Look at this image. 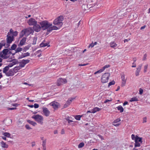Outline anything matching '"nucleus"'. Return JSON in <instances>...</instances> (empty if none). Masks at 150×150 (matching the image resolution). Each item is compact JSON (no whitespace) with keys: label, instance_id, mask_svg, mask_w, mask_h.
Here are the masks:
<instances>
[{"label":"nucleus","instance_id":"f257e3e1","mask_svg":"<svg viewBox=\"0 0 150 150\" xmlns=\"http://www.w3.org/2000/svg\"><path fill=\"white\" fill-rule=\"evenodd\" d=\"M40 26L38 25V32L42 29L44 30L46 29H47L49 27L52 26V24L50 23L47 21H43L40 23Z\"/></svg>","mask_w":150,"mask_h":150},{"label":"nucleus","instance_id":"f03ea898","mask_svg":"<svg viewBox=\"0 0 150 150\" xmlns=\"http://www.w3.org/2000/svg\"><path fill=\"white\" fill-rule=\"evenodd\" d=\"M131 138L132 140H134L135 142L134 147H140L141 144L142 142V138L139 137L137 135L135 136L132 134L131 135Z\"/></svg>","mask_w":150,"mask_h":150},{"label":"nucleus","instance_id":"7ed1b4c3","mask_svg":"<svg viewBox=\"0 0 150 150\" xmlns=\"http://www.w3.org/2000/svg\"><path fill=\"white\" fill-rule=\"evenodd\" d=\"M63 20V16H60L54 20L53 24L54 25H57L60 28L63 25L62 21Z\"/></svg>","mask_w":150,"mask_h":150},{"label":"nucleus","instance_id":"20e7f679","mask_svg":"<svg viewBox=\"0 0 150 150\" xmlns=\"http://www.w3.org/2000/svg\"><path fill=\"white\" fill-rule=\"evenodd\" d=\"M29 25H33V30L36 32H38V24L37 21L33 18H30L27 22Z\"/></svg>","mask_w":150,"mask_h":150},{"label":"nucleus","instance_id":"39448f33","mask_svg":"<svg viewBox=\"0 0 150 150\" xmlns=\"http://www.w3.org/2000/svg\"><path fill=\"white\" fill-rule=\"evenodd\" d=\"M110 76V74L108 73H106L103 74L101 78V81L103 83H105L108 82Z\"/></svg>","mask_w":150,"mask_h":150},{"label":"nucleus","instance_id":"423d86ee","mask_svg":"<svg viewBox=\"0 0 150 150\" xmlns=\"http://www.w3.org/2000/svg\"><path fill=\"white\" fill-rule=\"evenodd\" d=\"M67 80L66 79L60 78L57 80V85L58 86H60L63 84L67 83Z\"/></svg>","mask_w":150,"mask_h":150},{"label":"nucleus","instance_id":"0eeeda50","mask_svg":"<svg viewBox=\"0 0 150 150\" xmlns=\"http://www.w3.org/2000/svg\"><path fill=\"white\" fill-rule=\"evenodd\" d=\"M26 35H29L33 32V30L31 27H29L27 28L24 29Z\"/></svg>","mask_w":150,"mask_h":150},{"label":"nucleus","instance_id":"6e6552de","mask_svg":"<svg viewBox=\"0 0 150 150\" xmlns=\"http://www.w3.org/2000/svg\"><path fill=\"white\" fill-rule=\"evenodd\" d=\"M60 28L58 27L55 26H52L49 27V28L47 29L48 32H50L53 30H57L59 29Z\"/></svg>","mask_w":150,"mask_h":150},{"label":"nucleus","instance_id":"1a4fd4ad","mask_svg":"<svg viewBox=\"0 0 150 150\" xmlns=\"http://www.w3.org/2000/svg\"><path fill=\"white\" fill-rule=\"evenodd\" d=\"M121 121L120 118H118L114 120L112 122L113 125L115 126H118L120 125V122Z\"/></svg>","mask_w":150,"mask_h":150},{"label":"nucleus","instance_id":"9d476101","mask_svg":"<svg viewBox=\"0 0 150 150\" xmlns=\"http://www.w3.org/2000/svg\"><path fill=\"white\" fill-rule=\"evenodd\" d=\"M121 79L122 80L121 85L123 86L125 85L127 81V79L125 78V75L124 74L121 75Z\"/></svg>","mask_w":150,"mask_h":150},{"label":"nucleus","instance_id":"9b49d317","mask_svg":"<svg viewBox=\"0 0 150 150\" xmlns=\"http://www.w3.org/2000/svg\"><path fill=\"white\" fill-rule=\"evenodd\" d=\"M42 110L43 113L45 115L46 117L49 116L50 112L47 108H42Z\"/></svg>","mask_w":150,"mask_h":150},{"label":"nucleus","instance_id":"f8f14e48","mask_svg":"<svg viewBox=\"0 0 150 150\" xmlns=\"http://www.w3.org/2000/svg\"><path fill=\"white\" fill-rule=\"evenodd\" d=\"M50 105L52 106L53 108L54 109H57L58 108L59 106L58 103L54 101L51 103Z\"/></svg>","mask_w":150,"mask_h":150},{"label":"nucleus","instance_id":"ddd939ff","mask_svg":"<svg viewBox=\"0 0 150 150\" xmlns=\"http://www.w3.org/2000/svg\"><path fill=\"white\" fill-rule=\"evenodd\" d=\"M13 36L7 37V43L8 44H10L13 41Z\"/></svg>","mask_w":150,"mask_h":150},{"label":"nucleus","instance_id":"4468645a","mask_svg":"<svg viewBox=\"0 0 150 150\" xmlns=\"http://www.w3.org/2000/svg\"><path fill=\"white\" fill-rule=\"evenodd\" d=\"M26 38H23L21 40L19 44L18 45V46H22L23 45L25 42Z\"/></svg>","mask_w":150,"mask_h":150},{"label":"nucleus","instance_id":"2eb2a0df","mask_svg":"<svg viewBox=\"0 0 150 150\" xmlns=\"http://www.w3.org/2000/svg\"><path fill=\"white\" fill-rule=\"evenodd\" d=\"M41 138L42 140V147L43 150H46L45 144H46V139H44L43 137H41Z\"/></svg>","mask_w":150,"mask_h":150},{"label":"nucleus","instance_id":"dca6fc26","mask_svg":"<svg viewBox=\"0 0 150 150\" xmlns=\"http://www.w3.org/2000/svg\"><path fill=\"white\" fill-rule=\"evenodd\" d=\"M43 118L42 116L38 115V123L42 124L43 123Z\"/></svg>","mask_w":150,"mask_h":150},{"label":"nucleus","instance_id":"f3484780","mask_svg":"<svg viewBox=\"0 0 150 150\" xmlns=\"http://www.w3.org/2000/svg\"><path fill=\"white\" fill-rule=\"evenodd\" d=\"M4 122H5V124L7 126L10 125L12 123V120L11 119H6L4 120Z\"/></svg>","mask_w":150,"mask_h":150},{"label":"nucleus","instance_id":"a211bd4d","mask_svg":"<svg viewBox=\"0 0 150 150\" xmlns=\"http://www.w3.org/2000/svg\"><path fill=\"white\" fill-rule=\"evenodd\" d=\"M14 74V72L13 70L11 69L6 74V75L8 76H12Z\"/></svg>","mask_w":150,"mask_h":150},{"label":"nucleus","instance_id":"6ab92c4d","mask_svg":"<svg viewBox=\"0 0 150 150\" xmlns=\"http://www.w3.org/2000/svg\"><path fill=\"white\" fill-rule=\"evenodd\" d=\"M101 109L98 107H95L91 110V113H94L100 110Z\"/></svg>","mask_w":150,"mask_h":150},{"label":"nucleus","instance_id":"aec40b11","mask_svg":"<svg viewBox=\"0 0 150 150\" xmlns=\"http://www.w3.org/2000/svg\"><path fill=\"white\" fill-rule=\"evenodd\" d=\"M110 46L111 47L115 49L117 46V44L114 42H112L110 43Z\"/></svg>","mask_w":150,"mask_h":150},{"label":"nucleus","instance_id":"412c9836","mask_svg":"<svg viewBox=\"0 0 150 150\" xmlns=\"http://www.w3.org/2000/svg\"><path fill=\"white\" fill-rule=\"evenodd\" d=\"M141 67L140 66L137 68V70L135 71V74L136 76H137L139 75V73L141 69Z\"/></svg>","mask_w":150,"mask_h":150},{"label":"nucleus","instance_id":"4be33fe9","mask_svg":"<svg viewBox=\"0 0 150 150\" xmlns=\"http://www.w3.org/2000/svg\"><path fill=\"white\" fill-rule=\"evenodd\" d=\"M9 52V50L8 49H5L2 51L3 54L4 55L6 56Z\"/></svg>","mask_w":150,"mask_h":150},{"label":"nucleus","instance_id":"5701e85b","mask_svg":"<svg viewBox=\"0 0 150 150\" xmlns=\"http://www.w3.org/2000/svg\"><path fill=\"white\" fill-rule=\"evenodd\" d=\"M118 110L120 111V112L122 113L124 111V109L121 105H119L117 107Z\"/></svg>","mask_w":150,"mask_h":150},{"label":"nucleus","instance_id":"b1692460","mask_svg":"<svg viewBox=\"0 0 150 150\" xmlns=\"http://www.w3.org/2000/svg\"><path fill=\"white\" fill-rule=\"evenodd\" d=\"M27 122L28 123H30V124L33 125V126H34L37 125V123L36 122H35L33 121H31L30 120H27Z\"/></svg>","mask_w":150,"mask_h":150},{"label":"nucleus","instance_id":"393cba45","mask_svg":"<svg viewBox=\"0 0 150 150\" xmlns=\"http://www.w3.org/2000/svg\"><path fill=\"white\" fill-rule=\"evenodd\" d=\"M47 46L48 47L50 46V45H48V44L47 43H44L43 42H42L40 45V47H44Z\"/></svg>","mask_w":150,"mask_h":150},{"label":"nucleus","instance_id":"a878e982","mask_svg":"<svg viewBox=\"0 0 150 150\" xmlns=\"http://www.w3.org/2000/svg\"><path fill=\"white\" fill-rule=\"evenodd\" d=\"M1 144L2 147L7 148L8 147V146L3 141L1 142Z\"/></svg>","mask_w":150,"mask_h":150},{"label":"nucleus","instance_id":"bb28decb","mask_svg":"<svg viewBox=\"0 0 150 150\" xmlns=\"http://www.w3.org/2000/svg\"><path fill=\"white\" fill-rule=\"evenodd\" d=\"M83 115H76L74 117H75V118L76 120H80L81 119V117H82Z\"/></svg>","mask_w":150,"mask_h":150},{"label":"nucleus","instance_id":"cd10ccee","mask_svg":"<svg viewBox=\"0 0 150 150\" xmlns=\"http://www.w3.org/2000/svg\"><path fill=\"white\" fill-rule=\"evenodd\" d=\"M74 99V98H69V99L67 101L66 103L69 105L71 103L72 101Z\"/></svg>","mask_w":150,"mask_h":150},{"label":"nucleus","instance_id":"c85d7f7f","mask_svg":"<svg viewBox=\"0 0 150 150\" xmlns=\"http://www.w3.org/2000/svg\"><path fill=\"white\" fill-rule=\"evenodd\" d=\"M9 69V68H8V67H7V66H6L3 69V73H5L6 74L8 72L7 71Z\"/></svg>","mask_w":150,"mask_h":150},{"label":"nucleus","instance_id":"c756f323","mask_svg":"<svg viewBox=\"0 0 150 150\" xmlns=\"http://www.w3.org/2000/svg\"><path fill=\"white\" fill-rule=\"evenodd\" d=\"M25 34L26 35V33H25L24 30H23L21 31V33L20 34V37L22 38Z\"/></svg>","mask_w":150,"mask_h":150},{"label":"nucleus","instance_id":"7c9ffc66","mask_svg":"<svg viewBox=\"0 0 150 150\" xmlns=\"http://www.w3.org/2000/svg\"><path fill=\"white\" fill-rule=\"evenodd\" d=\"M2 52L0 53V57H1L4 59H7L8 57L6 55H4L3 54H2Z\"/></svg>","mask_w":150,"mask_h":150},{"label":"nucleus","instance_id":"2f4dec72","mask_svg":"<svg viewBox=\"0 0 150 150\" xmlns=\"http://www.w3.org/2000/svg\"><path fill=\"white\" fill-rule=\"evenodd\" d=\"M70 117H67L65 119L68 121V124H70L71 122H73V121L70 119Z\"/></svg>","mask_w":150,"mask_h":150},{"label":"nucleus","instance_id":"473e14b6","mask_svg":"<svg viewBox=\"0 0 150 150\" xmlns=\"http://www.w3.org/2000/svg\"><path fill=\"white\" fill-rule=\"evenodd\" d=\"M138 99L137 98L135 97H134L131 98V99L129 101L130 102H133V101H136L138 100Z\"/></svg>","mask_w":150,"mask_h":150},{"label":"nucleus","instance_id":"72a5a7b5","mask_svg":"<svg viewBox=\"0 0 150 150\" xmlns=\"http://www.w3.org/2000/svg\"><path fill=\"white\" fill-rule=\"evenodd\" d=\"M17 47V45L15 44H13L11 47L10 50H15Z\"/></svg>","mask_w":150,"mask_h":150},{"label":"nucleus","instance_id":"f704fd0d","mask_svg":"<svg viewBox=\"0 0 150 150\" xmlns=\"http://www.w3.org/2000/svg\"><path fill=\"white\" fill-rule=\"evenodd\" d=\"M29 62V60L28 59H26V60H24L23 59L22 60V61L21 62L22 63H24L25 64H26L28 63Z\"/></svg>","mask_w":150,"mask_h":150},{"label":"nucleus","instance_id":"c9c22d12","mask_svg":"<svg viewBox=\"0 0 150 150\" xmlns=\"http://www.w3.org/2000/svg\"><path fill=\"white\" fill-rule=\"evenodd\" d=\"M4 136H5L6 137H9L10 136L11 134L9 133H6L4 132V133L3 134Z\"/></svg>","mask_w":150,"mask_h":150},{"label":"nucleus","instance_id":"e433bc0d","mask_svg":"<svg viewBox=\"0 0 150 150\" xmlns=\"http://www.w3.org/2000/svg\"><path fill=\"white\" fill-rule=\"evenodd\" d=\"M22 50V48L21 47H18L16 50V53H17L21 51Z\"/></svg>","mask_w":150,"mask_h":150},{"label":"nucleus","instance_id":"4c0bfd02","mask_svg":"<svg viewBox=\"0 0 150 150\" xmlns=\"http://www.w3.org/2000/svg\"><path fill=\"white\" fill-rule=\"evenodd\" d=\"M32 118L34 119L36 121H38V115H34L32 116Z\"/></svg>","mask_w":150,"mask_h":150},{"label":"nucleus","instance_id":"58836bf2","mask_svg":"<svg viewBox=\"0 0 150 150\" xmlns=\"http://www.w3.org/2000/svg\"><path fill=\"white\" fill-rule=\"evenodd\" d=\"M84 145V143L83 142L80 143L78 145V148H81L83 147Z\"/></svg>","mask_w":150,"mask_h":150},{"label":"nucleus","instance_id":"ea45409f","mask_svg":"<svg viewBox=\"0 0 150 150\" xmlns=\"http://www.w3.org/2000/svg\"><path fill=\"white\" fill-rule=\"evenodd\" d=\"M115 82L114 81L110 82L108 84V87H109L110 86L114 85L115 84Z\"/></svg>","mask_w":150,"mask_h":150},{"label":"nucleus","instance_id":"a19ab883","mask_svg":"<svg viewBox=\"0 0 150 150\" xmlns=\"http://www.w3.org/2000/svg\"><path fill=\"white\" fill-rule=\"evenodd\" d=\"M110 67V65H106L104 66L102 69L103 71L106 68H108Z\"/></svg>","mask_w":150,"mask_h":150},{"label":"nucleus","instance_id":"79ce46f5","mask_svg":"<svg viewBox=\"0 0 150 150\" xmlns=\"http://www.w3.org/2000/svg\"><path fill=\"white\" fill-rule=\"evenodd\" d=\"M30 47V46H29L28 45L25 46L24 47L23 50L24 52H25L26 51L28 50Z\"/></svg>","mask_w":150,"mask_h":150},{"label":"nucleus","instance_id":"37998d69","mask_svg":"<svg viewBox=\"0 0 150 150\" xmlns=\"http://www.w3.org/2000/svg\"><path fill=\"white\" fill-rule=\"evenodd\" d=\"M103 71V70H102V69H100L99 70H98V71L95 72L94 73V74H96L97 73H100L102 72Z\"/></svg>","mask_w":150,"mask_h":150},{"label":"nucleus","instance_id":"c03bdc74","mask_svg":"<svg viewBox=\"0 0 150 150\" xmlns=\"http://www.w3.org/2000/svg\"><path fill=\"white\" fill-rule=\"evenodd\" d=\"M23 57H26L30 55V53L29 52H27L24 53L23 54Z\"/></svg>","mask_w":150,"mask_h":150},{"label":"nucleus","instance_id":"a18cd8bd","mask_svg":"<svg viewBox=\"0 0 150 150\" xmlns=\"http://www.w3.org/2000/svg\"><path fill=\"white\" fill-rule=\"evenodd\" d=\"M18 35V32L17 31H15L14 32L12 35V36H16Z\"/></svg>","mask_w":150,"mask_h":150},{"label":"nucleus","instance_id":"49530a36","mask_svg":"<svg viewBox=\"0 0 150 150\" xmlns=\"http://www.w3.org/2000/svg\"><path fill=\"white\" fill-rule=\"evenodd\" d=\"M148 65L146 64L144 66V72H146L147 71V69L148 68Z\"/></svg>","mask_w":150,"mask_h":150},{"label":"nucleus","instance_id":"de8ad7c7","mask_svg":"<svg viewBox=\"0 0 150 150\" xmlns=\"http://www.w3.org/2000/svg\"><path fill=\"white\" fill-rule=\"evenodd\" d=\"M20 69V67H15L14 68V71H17L19 70Z\"/></svg>","mask_w":150,"mask_h":150},{"label":"nucleus","instance_id":"09e8293b","mask_svg":"<svg viewBox=\"0 0 150 150\" xmlns=\"http://www.w3.org/2000/svg\"><path fill=\"white\" fill-rule=\"evenodd\" d=\"M147 54H144L143 57V60H145L146 59Z\"/></svg>","mask_w":150,"mask_h":150},{"label":"nucleus","instance_id":"8fccbe9b","mask_svg":"<svg viewBox=\"0 0 150 150\" xmlns=\"http://www.w3.org/2000/svg\"><path fill=\"white\" fill-rule=\"evenodd\" d=\"M13 65L16 64L18 63V62L17 60H15V61H13L12 62H11Z\"/></svg>","mask_w":150,"mask_h":150},{"label":"nucleus","instance_id":"3c124183","mask_svg":"<svg viewBox=\"0 0 150 150\" xmlns=\"http://www.w3.org/2000/svg\"><path fill=\"white\" fill-rule=\"evenodd\" d=\"M25 127L28 130H30L31 129V128L28 125H26Z\"/></svg>","mask_w":150,"mask_h":150},{"label":"nucleus","instance_id":"603ef678","mask_svg":"<svg viewBox=\"0 0 150 150\" xmlns=\"http://www.w3.org/2000/svg\"><path fill=\"white\" fill-rule=\"evenodd\" d=\"M41 54V51L40 50H38V57H40Z\"/></svg>","mask_w":150,"mask_h":150},{"label":"nucleus","instance_id":"864d4df0","mask_svg":"<svg viewBox=\"0 0 150 150\" xmlns=\"http://www.w3.org/2000/svg\"><path fill=\"white\" fill-rule=\"evenodd\" d=\"M94 46V44L93 42L92 43H91L88 46V47H93Z\"/></svg>","mask_w":150,"mask_h":150},{"label":"nucleus","instance_id":"5fc2aeb1","mask_svg":"<svg viewBox=\"0 0 150 150\" xmlns=\"http://www.w3.org/2000/svg\"><path fill=\"white\" fill-rule=\"evenodd\" d=\"M112 101V99L111 98L110 100L107 99L104 102V103H106L108 102L111 101Z\"/></svg>","mask_w":150,"mask_h":150},{"label":"nucleus","instance_id":"6e6d98bb","mask_svg":"<svg viewBox=\"0 0 150 150\" xmlns=\"http://www.w3.org/2000/svg\"><path fill=\"white\" fill-rule=\"evenodd\" d=\"M13 65L12 64V63H10L9 64H8L7 66V67H8V68L11 67H12Z\"/></svg>","mask_w":150,"mask_h":150},{"label":"nucleus","instance_id":"4d7b16f0","mask_svg":"<svg viewBox=\"0 0 150 150\" xmlns=\"http://www.w3.org/2000/svg\"><path fill=\"white\" fill-rule=\"evenodd\" d=\"M21 64L20 65V66L19 67H23L25 66V64H24V63H22L21 62Z\"/></svg>","mask_w":150,"mask_h":150},{"label":"nucleus","instance_id":"13d9d810","mask_svg":"<svg viewBox=\"0 0 150 150\" xmlns=\"http://www.w3.org/2000/svg\"><path fill=\"white\" fill-rule=\"evenodd\" d=\"M16 108H8V110H16Z\"/></svg>","mask_w":150,"mask_h":150},{"label":"nucleus","instance_id":"bf43d9fd","mask_svg":"<svg viewBox=\"0 0 150 150\" xmlns=\"http://www.w3.org/2000/svg\"><path fill=\"white\" fill-rule=\"evenodd\" d=\"M88 64H79V66H85Z\"/></svg>","mask_w":150,"mask_h":150},{"label":"nucleus","instance_id":"052dcab7","mask_svg":"<svg viewBox=\"0 0 150 150\" xmlns=\"http://www.w3.org/2000/svg\"><path fill=\"white\" fill-rule=\"evenodd\" d=\"M130 40V38H128V39H125L124 40V42H127L128 41H129Z\"/></svg>","mask_w":150,"mask_h":150},{"label":"nucleus","instance_id":"680f3d73","mask_svg":"<svg viewBox=\"0 0 150 150\" xmlns=\"http://www.w3.org/2000/svg\"><path fill=\"white\" fill-rule=\"evenodd\" d=\"M143 90L142 89L140 88L139 89V93L140 94H142L143 93Z\"/></svg>","mask_w":150,"mask_h":150},{"label":"nucleus","instance_id":"e2e57ef3","mask_svg":"<svg viewBox=\"0 0 150 150\" xmlns=\"http://www.w3.org/2000/svg\"><path fill=\"white\" fill-rule=\"evenodd\" d=\"M14 32L13 30L12 29H11L10 30L9 33H11V35L12 34L13 32Z\"/></svg>","mask_w":150,"mask_h":150},{"label":"nucleus","instance_id":"0e129e2a","mask_svg":"<svg viewBox=\"0 0 150 150\" xmlns=\"http://www.w3.org/2000/svg\"><path fill=\"white\" fill-rule=\"evenodd\" d=\"M88 113H91V111H90V110H88L87 111L86 113V114L84 115L86 116L87 115V114Z\"/></svg>","mask_w":150,"mask_h":150},{"label":"nucleus","instance_id":"69168bd1","mask_svg":"<svg viewBox=\"0 0 150 150\" xmlns=\"http://www.w3.org/2000/svg\"><path fill=\"white\" fill-rule=\"evenodd\" d=\"M0 43H1V44H4V46L5 45V41L4 40H2V41H1V42Z\"/></svg>","mask_w":150,"mask_h":150},{"label":"nucleus","instance_id":"338daca9","mask_svg":"<svg viewBox=\"0 0 150 150\" xmlns=\"http://www.w3.org/2000/svg\"><path fill=\"white\" fill-rule=\"evenodd\" d=\"M12 35L10 33H9V32H8V34L7 35V37H8V36H11Z\"/></svg>","mask_w":150,"mask_h":150},{"label":"nucleus","instance_id":"774afa93","mask_svg":"<svg viewBox=\"0 0 150 150\" xmlns=\"http://www.w3.org/2000/svg\"><path fill=\"white\" fill-rule=\"evenodd\" d=\"M4 44H1V43H0V50H1L3 46H4Z\"/></svg>","mask_w":150,"mask_h":150}]
</instances>
